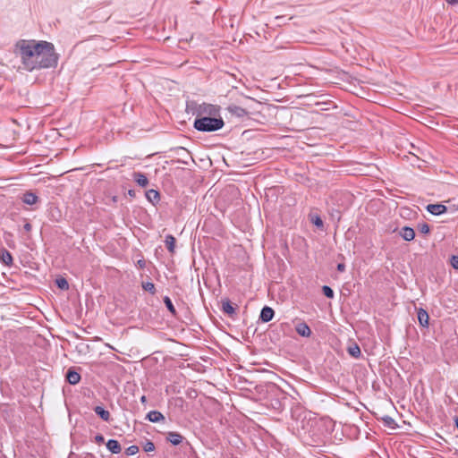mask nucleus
Listing matches in <instances>:
<instances>
[{"label": "nucleus", "instance_id": "nucleus-1", "mask_svg": "<svg viewBox=\"0 0 458 458\" xmlns=\"http://www.w3.org/2000/svg\"><path fill=\"white\" fill-rule=\"evenodd\" d=\"M15 53L20 55L23 69L28 72L55 67L58 55L47 41L21 39L15 44Z\"/></svg>", "mask_w": 458, "mask_h": 458}, {"label": "nucleus", "instance_id": "nucleus-2", "mask_svg": "<svg viewBox=\"0 0 458 458\" xmlns=\"http://www.w3.org/2000/svg\"><path fill=\"white\" fill-rule=\"evenodd\" d=\"M225 125L224 120L216 116L196 118L193 127L203 132H211L220 130Z\"/></svg>", "mask_w": 458, "mask_h": 458}, {"label": "nucleus", "instance_id": "nucleus-3", "mask_svg": "<svg viewBox=\"0 0 458 458\" xmlns=\"http://www.w3.org/2000/svg\"><path fill=\"white\" fill-rule=\"evenodd\" d=\"M188 107L191 108L192 114L196 118L216 116L220 110L219 106L208 103L198 104L191 102Z\"/></svg>", "mask_w": 458, "mask_h": 458}, {"label": "nucleus", "instance_id": "nucleus-4", "mask_svg": "<svg viewBox=\"0 0 458 458\" xmlns=\"http://www.w3.org/2000/svg\"><path fill=\"white\" fill-rule=\"evenodd\" d=\"M426 209L434 216H439L448 211V208L443 204H428Z\"/></svg>", "mask_w": 458, "mask_h": 458}, {"label": "nucleus", "instance_id": "nucleus-5", "mask_svg": "<svg viewBox=\"0 0 458 458\" xmlns=\"http://www.w3.org/2000/svg\"><path fill=\"white\" fill-rule=\"evenodd\" d=\"M274 315V310L268 306H265L260 311L259 319L262 322L267 323L273 319Z\"/></svg>", "mask_w": 458, "mask_h": 458}, {"label": "nucleus", "instance_id": "nucleus-6", "mask_svg": "<svg viewBox=\"0 0 458 458\" xmlns=\"http://www.w3.org/2000/svg\"><path fill=\"white\" fill-rule=\"evenodd\" d=\"M296 332L303 337H310L311 335V330L310 327L305 322H299L295 326Z\"/></svg>", "mask_w": 458, "mask_h": 458}, {"label": "nucleus", "instance_id": "nucleus-7", "mask_svg": "<svg viewBox=\"0 0 458 458\" xmlns=\"http://www.w3.org/2000/svg\"><path fill=\"white\" fill-rule=\"evenodd\" d=\"M400 236L407 242L412 241L415 237V232L411 227L404 226L400 230Z\"/></svg>", "mask_w": 458, "mask_h": 458}, {"label": "nucleus", "instance_id": "nucleus-8", "mask_svg": "<svg viewBox=\"0 0 458 458\" xmlns=\"http://www.w3.org/2000/svg\"><path fill=\"white\" fill-rule=\"evenodd\" d=\"M166 440L174 445H179L182 442L183 437L178 432L171 431L167 433Z\"/></svg>", "mask_w": 458, "mask_h": 458}, {"label": "nucleus", "instance_id": "nucleus-9", "mask_svg": "<svg viewBox=\"0 0 458 458\" xmlns=\"http://www.w3.org/2000/svg\"><path fill=\"white\" fill-rule=\"evenodd\" d=\"M227 110L230 114H232L233 115H235L237 117H244L245 115L248 114V112L239 106H236V105H230L228 107H227Z\"/></svg>", "mask_w": 458, "mask_h": 458}, {"label": "nucleus", "instance_id": "nucleus-10", "mask_svg": "<svg viewBox=\"0 0 458 458\" xmlns=\"http://www.w3.org/2000/svg\"><path fill=\"white\" fill-rule=\"evenodd\" d=\"M21 200L27 205H34L38 201V197L32 191H26L22 195Z\"/></svg>", "mask_w": 458, "mask_h": 458}, {"label": "nucleus", "instance_id": "nucleus-11", "mask_svg": "<svg viewBox=\"0 0 458 458\" xmlns=\"http://www.w3.org/2000/svg\"><path fill=\"white\" fill-rule=\"evenodd\" d=\"M134 181L137 182V184L140 187H147L148 184V179L147 176L140 173V172H135L132 175Z\"/></svg>", "mask_w": 458, "mask_h": 458}, {"label": "nucleus", "instance_id": "nucleus-12", "mask_svg": "<svg viewBox=\"0 0 458 458\" xmlns=\"http://www.w3.org/2000/svg\"><path fill=\"white\" fill-rule=\"evenodd\" d=\"M417 315L420 325L423 327H428L429 319L428 312L424 309L420 308L419 309Z\"/></svg>", "mask_w": 458, "mask_h": 458}, {"label": "nucleus", "instance_id": "nucleus-13", "mask_svg": "<svg viewBox=\"0 0 458 458\" xmlns=\"http://www.w3.org/2000/svg\"><path fill=\"white\" fill-rule=\"evenodd\" d=\"M66 379L71 385H76L81 380V375L72 369H68Z\"/></svg>", "mask_w": 458, "mask_h": 458}, {"label": "nucleus", "instance_id": "nucleus-14", "mask_svg": "<svg viewBox=\"0 0 458 458\" xmlns=\"http://www.w3.org/2000/svg\"><path fill=\"white\" fill-rule=\"evenodd\" d=\"M222 310L223 311L233 317L235 314V308L232 305L231 301L228 299L222 300Z\"/></svg>", "mask_w": 458, "mask_h": 458}, {"label": "nucleus", "instance_id": "nucleus-15", "mask_svg": "<svg viewBox=\"0 0 458 458\" xmlns=\"http://www.w3.org/2000/svg\"><path fill=\"white\" fill-rule=\"evenodd\" d=\"M106 448L112 454H119L122 451L120 443L115 439H109L106 443Z\"/></svg>", "mask_w": 458, "mask_h": 458}, {"label": "nucleus", "instance_id": "nucleus-16", "mask_svg": "<svg viewBox=\"0 0 458 458\" xmlns=\"http://www.w3.org/2000/svg\"><path fill=\"white\" fill-rule=\"evenodd\" d=\"M150 422H159L165 420L164 415L158 411H150L146 417Z\"/></svg>", "mask_w": 458, "mask_h": 458}, {"label": "nucleus", "instance_id": "nucleus-17", "mask_svg": "<svg viewBox=\"0 0 458 458\" xmlns=\"http://www.w3.org/2000/svg\"><path fill=\"white\" fill-rule=\"evenodd\" d=\"M95 413L99 416L104 421H110L111 415L110 412L105 410L102 406H96L94 408Z\"/></svg>", "mask_w": 458, "mask_h": 458}, {"label": "nucleus", "instance_id": "nucleus-18", "mask_svg": "<svg viewBox=\"0 0 458 458\" xmlns=\"http://www.w3.org/2000/svg\"><path fill=\"white\" fill-rule=\"evenodd\" d=\"M147 199L152 204H156L160 200V194L157 191L150 189L146 191Z\"/></svg>", "mask_w": 458, "mask_h": 458}, {"label": "nucleus", "instance_id": "nucleus-19", "mask_svg": "<svg viewBox=\"0 0 458 458\" xmlns=\"http://www.w3.org/2000/svg\"><path fill=\"white\" fill-rule=\"evenodd\" d=\"M347 352L355 359L361 356L360 348L356 343H352L347 347Z\"/></svg>", "mask_w": 458, "mask_h": 458}, {"label": "nucleus", "instance_id": "nucleus-20", "mask_svg": "<svg viewBox=\"0 0 458 458\" xmlns=\"http://www.w3.org/2000/svg\"><path fill=\"white\" fill-rule=\"evenodd\" d=\"M175 238L172 234H167L165 239V247L171 254L175 250Z\"/></svg>", "mask_w": 458, "mask_h": 458}, {"label": "nucleus", "instance_id": "nucleus-21", "mask_svg": "<svg viewBox=\"0 0 458 458\" xmlns=\"http://www.w3.org/2000/svg\"><path fill=\"white\" fill-rule=\"evenodd\" d=\"M0 259L4 265L9 267L13 265V257L8 250H2L0 252Z\"/></svg>", "mask_w": 458, "mask_h": 458}, {"label": "nucleus", "instance_id": "nucleus-22", "mask_svg": "<svg viewBox=\"0 0 458 458\" xmlns=\"http://www.w3.org/2000/svg\"><path fill=\"white\" fill-rule=\"evenodd\" d=\"M381 420L384 424L385 427H387L391 429H395L396 428H398V425L397 423L395 422V420L388 416V415H385L381 418Z\"/></svg>", "mask_w": 458, "mask_h": 458}, {"label": "nucleus", "instance_id": "nucleus-23", "mask_svg": "<svg viewBox=\"0 0 458 458\" xmlns=\"http://www.w3.org/2000/svg\"><path fill=\"white\" fill-rule=\"evenodd\" d=\"M164 303L165 304V307L167 310L172 313V315H176L175 308L171 301V299L168 296L164 297Z\"/></svg>", "mask_w": 458, "mask_h": 458}, {"label": "nucleus", "instance_id": "nucleus-24", "mask_svg": "<svg viewBox=\"0 0 458 458\" xmlns=\"http://www.w3.org/2000/svg\"><path fill=\"white\" fill-rule=\"evenodd\" d=\"M55 284L61 290H68L69 289V284L67 280L64 277H59L55 280Z\"/></svg>", "mask_w": 458, "mask_h": 458}, {"label": "nucleus", "instance_id": "nucleus-25", "mask_svg": "<svg viewBox=\"0 0 458 458\" xmlns=\"http://www.w3.org/2000/svg\"><path fill=\"white\" fill-rule=\"evenodd\" d=\"M142 288L150 293L151 294L156 293V287L155 284L152 282H143L142 283Z\"/></svg>", "mask_w": 458, "mask_h": 458}, {"label": "nucleus", "instance_id": "nucleus-26", "mask_svg": "<svg viewBox=\"0 0 458 458\" xmlns=\"http://www.w3.org/2000/svg\"><path fill=\"white\" fill-rule=\"evenodd\" d=\"M322 292L325 294V296L329 298V299H333L334 296H335L334 291L332 290L331 287H329L327 285H324L322 287Z\"/></svg>", "mask_w": 458, "mask_h": 458}, {"label": "nucleus", "instance_id": "nucleus-27", "mask_svg": "<svg viewBox=\"0 0 458 458\" xmlns=\"http://www.w3.org/2000/svg\"><path fill=\"white\" fill-rule=\"evenodd\" d=\"M418 230L420 233L427 234L430 232V227L427 223L419 224Z\"/></svg>", "mask_w": 458, "mask_h": 458}, {"label": "nucleus", "instance_id": "nucleus-28", "mask_svg": "<svg viewBox=\"0 0 458 458\" xmlns=\"http://www.w3.org/2000/svg\"><path fill=\"white\" fill-rule=\"evenodd\" d=\"M142 447L146 453L153 452L155 450V445L150 440H147Z\"/></svg>", "mask_w": 458, "mask_h": 458}, {"label": "nucleus", "instance_id": "nucleus-29", "mask_svg": "<svg viewBox=\"0 0 458 458\" xmlns=\"http://www.w3.org/2000/svg\"><path fill=\"white\" fill-rule=\"evenodd\" d=\"M139 452V447L137 445H131L126 448L125 454L127 455H134Z\"/></svg>", "mask_w": 458, "mask_h": 458}, {"label": "nucleus", "instance_id": "nucleus-30", "mask_svg": "<svg viewBox=\"0 0 458 458\" xmlns=\"http://www.w3.org/2000/svg\"><path fill=\"white\" fill-rule=\"evenodd\" d=\"M450 263L454 269H458V256L453 255L450 259Z\"/></svg>", "mask_w": 458, "mask_h": 458}, {"label": "nucleus", "instance_id": "nucleus-31", "mask_svg": "<svg viewBox=\"0 0 458 458\" xmlns=\"http://www.w3.org/2000/svg\"><path fill=\"white\" fill-rule=\"evenodd\" d=\"M104 440H105V438H104L103 435L98 434V435L95 436V442L96 443L101 444V443L104 442Z\"/></svg>", "mask_w": 458, "mask_h": 458}, {"label": "nucleus", "instance_id": "nucleus-32", "mask_svg": "<svg viewBox=\"0 0 458 458\" xmlns=\"http://www.w3.org/2000/svg\"><path fill=\"white\" fill-rule=\"evenodd\" d=\"M313 223L317 225V226H322L323 225V221L320 217L317 216L316 219L313 221Z\"/></svg>", "mask_w": 458, "mask_h": 458}, {"label": "nucleus", "instance_id": "nucleus-33", "mask_svg": "<svg viewBox=\"0 0 458 458\" xmlns=\"http://www.w3.org/2000/svg\"><path fill=\"white\" fill-rule=\"evenodd\" d=\"M337 270L339 272H344L345 270V265L343 263H340L337 265Z\"/></svg>", "mask_w": 458, "mask_h": 458}, {"label": "nucleus", "instance_id": "nucleus-34", "mask_svg": "<svg viewBox=\"0 0 458 458\" xmlns=\"http://www.w3.org/2000/svg\"><path fill=\"white\" fill-rule=\"evenodd\" d=\"M23 228L26 232H30L31 231V225L30 223H26L24 225H23Z\"/></svg>", "mask_w": 458, "mask_h": 458}, {"label": "nucleus", "instance_id": "nucleus-35", "mask_svg": "<svg viewBox=\"0 0 458 458\" xmlns=\"http://www.w3.org/2000/svg\"><path fill=\"white\" fill-rule=\"evenodd\" d=\"M447 4L454 5L458 4V0H445Z\"/></svg>", "mask_w": 458, "mask_h": 458}, {"label": "nucleus", "instance_id": "nucleus-36", "mask_svg": "<svg viewBox=\"0 0 458 458\" xmlns=\"http://www.w3.org/2000/svg\"><path fill=\"white\" fill-rule=\"evenodd\" d=\"M128 194L131 196V197H135V191L133 190H129L128 191Z\"/></svg>", "mask_w": 458, "mask_h": 458}, {"label": "nucleus", "instance_id": "nucleus-37", "mask_svg": "<svg viewBox=\"0 0 458 458\" xmlns=\"http://www.w3.org/2000/svg\"><path fill=\"white\" fill-rule=\"evenodd\" d=\"M138 264L140 267H145V261L144 260H139L138 261Z\"/></svg>", "mask_w": 458, "mask_h": 458}, {"label": "nucleus", "instance_id": "nucleus-38", "mask_svg": "<svg viewBox=\"0 0 458 458\" xmlns=\"http://www.w3.org/2000/svg\"><path fill=\"white\" fill-rule=\"evenodd\" d=\"M140 402L142 403H145L147 402V397L145 395H142L141 398H140Z\"/></svg>", "mask_w": 458, "mask_h": 458}, {"label": "nucleus", "instance_id": "nucleus-39", "mask_svg": "<svg viewBox=\"0 0 458 458\" xmlns=\"http://www.w3.org/2000/svg\"><path fill=\"white\" fill-rule=\"evenodd\" d=\"M455 425H456V427L458 428V418L455 420Z\"/></svg>", "mask_w": 458, "mask_h": 458}]
</instances>
